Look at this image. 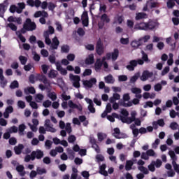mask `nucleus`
<instances>
[{"instance_id": "f257e3e1", "label": "nucleus", "mask_w": 179, "mask_h": 179, "mask_svg": "<svg viewBox=\"0 0 179 179\" xmlns=\"http://www.w3.org/2000/svg\"><path fill=\"white\" fill-rule=\"evenodd\" d=\"M138 65H143V60L142 59H133L129 62V64L126 66L128 71H135V68L138 66Z\"/></svg>"}, {"instance_id": "f03ea898", "label": "nucleus", "mask_w": 179, "mask_h": 179, "mask_svg": "<svg viewBox=\"0 0 179 179\" xmlns=\"http://www.w3.org/2000/svg\"><path fill=\"white\" fill-rule=\"evenodd\" d=\"M95 50L98 55H103L104 54V43H103L100 38L96 41Z\"/></svg>"}, {"instance_id": "7ed1b4c3", "label": "nucleus", "mask_w": 179, "mask_h": 179, "mask_svg": "<svg viewBox=\"0 0 179 179\" xmlns=\"http://www.w3.org/2000/svg\"><path fill=\"white\" fill-rule=\"evenodd\" d=\"M69 78L71 80H73V86L76 89H79V87H80V76H74L73 74L71 73L69 75Z\"/></svg>"}, {"instance_id": "20e7f679", "label": "nucleus", "mask_w": 179, "mask_h": 179, "mask_svg": "<svg viewBox=\"0 0 179 179\" xmlns=\"http://www.w3.org/2000/svg\"><path fill=\"white\" fill-rule=\"evenodd\" d=\"M129 100H131L129 94H124L123 95V101L120 102V106H122V107H132V101ZM125 101H128V103H125Z\"/></svg>"}, {"instance_id": "39448f33", "label": "nucleus", "mask_w": 179, "mask_h": 179, "mask_svg": "<svg viewBox=\"0 0 179 179\" xmlns=\"http://www.w3.org/2000/svg\"><path fill=\"white\" fill-rule=\"evenodd\" d=\"M24 26H27V31H33V30H36L37 28L36 22H32L30 18H27L26 20V22L24 23Z\"/></svg>"}, {"instance_id": "423d86ee", "label": "nucleus", "mask_w": 179, "mask_h": 179, "mask_svg": "<svg viewBox=\"0 0 179 179\" xmlns=\"http://www.w3.org/2000/svg\"><path fill=\"white\" fill-rule=\"evenodd\" d=\"M31 153L32 159L34 160H36V159L40 160L44 157V152L41 151L40 149H37L36 151H32Z\"/></svg>"}, {"instance_id": "0eeeda50", "label": "nucleus", "mask_w": 179, "mask_h": 179, "mask_svg": "<svg viewBox=\"0 0 179 179\" xmlns=\"http://www.w3.org/2000/svg\"><path fill=\"white\" fill-rule=\"evenodd\" d=\"M90 143H91L92 148L94 149L96 153H100V147L99 146V145H97V141L96 140V138H94V137H90Z\"/></svg>"}, {"instance_id": "6e6552de", "label": "nucleus", "mask_w": 179, "mask_h": 179, "mask_svg": "<svg viewBox=\"0 0 179 179\" xmlns=\"http://www.w3.org/2000/svg\"><path fill=\"white\" fill-rule=\"evenodd\" d=\"M36 80H40L41 82H43L44 85H48V86H51V83H50V80L47 79V77L45 75H40V74L36 75Z\"/></svg>"}, {"instance_id": "1a4fd4ad", "label": "nucleus", "mask_w": 179, "mask_h": 179, "mask_svg": "<svg viewBox=\"0 0 179 179\" xmlns=\"http://www.w3.org/2000/svg\"><path fill=\"white\" fill-rule=\"evenodd\" d=\"M82 24L84 27H87L89 26V15L87 11H85L81 17Z\"/></svg>"}, {"instance_id": "9d476101", "label": "nucleus", "mask_w": 179, "mask_h": 179, "mask_svg": "<svg viewBox=\"0 0 179 179\" xmlns=\"http://www.w3.org/2000/svg\"><path fill=\"white\" fill-rule=\"evenodd\" d=\"M50 124H51V120L49 119L45 120V127L46 128V131H48V132H52V134L57 132V129L52 127Z\"/></svg>"}, {"instance_id": "9b49d317", "label": "nucleus", "mask_w": 179, "mask_h": 179, "mask_svg": "<svg viewBox=\"0 0 179 179\" xmlns=\"http://www.w3.org/2000/svg\"><path fill=\"white\" fill-rule=\"evenodd\" d=\"M97 83V80L95 78H91L90 80L83 81V85L85 87H89L90 89L93 87V85Z\"/></svg>"}, {"instance_id": "f8f14e48", "label": "nucleus", "mask_w": 179, "mask_h": 179, "mask_svg": "<svg viewBox=\"0 0 179 179\" xmlns=\"http://www.w3.org/2000/svg\"><path fill=\"white\" fill-rule=\"evenodd\" d=\"M113 136H114L116 139H122V138H125V134H122L120 128L116 127L114 129Z\"/></svg>"}, {"instance_id": "ddd939ff", "label": "nucleus", "mask_w": 179, "mask_h": 179, "mask_svg": "<svg viewBox=\"0 0 179 179\" xmlns=\"http://www.w3.org/2000/svg\"><path fill=\"white\" fill-rule=\"evenodd\" d=\"M106 61V57H103L102 61L101 59H97L94 64V69L97 72L101 69V66H103V62Z\"/></svg>"}, {"instance_id": "4468645a", "label": "nucleus", "mask_w": 179, "mask_h": 179, "mask_svg": "<svg viewBox=\"0 0 179 179\" xmlns=\"http://www.w3.org/2000/svg\"><path fill=\"white\" fill-rule=\"evenodd\" d=\"M153 76L152 72H149V71H144L142 73L141 77L140 78L141 80L143 82H146L148 78H152Z\"/></svg>"}, {"instance_id": "2eb2a0df", "label": "nucleus", "mask_w": 179, "mask_h": 179, "mask_svg": "<svg viewBox=\"0 0 179 179\" xmlns=\"http://www.w3.org/2000/svg\"><path fill=\"white\" fill-rule=\"evenodd\" d=\"M142 44H143L142 39H138V41H131V46L132 48H134V50H138V48H139Z\"/></svg>"}, {"instance_id": "dca6fc26", "label": "nucleus", "mask_w": 179, "mask_h": 179, "mask_svg": "<svg viewBox=\"0 0 179 179\" xmlns=\"http://www.w3.org/2000/svg\"><path fill=\"white\" fill-rule=\"evenodd\" d=\"M68 106L70 108H76L77 110H78V111H82L83 108L81 106H78V104L73 103V101H72V100L69 101L68 102Z\"/></svg>"}, {"instance_id": "f3484780", "label": "nucleus", "mask_w": 179, "mask_h": 179, "mask_svg": "<svg viewBox=\"0 0 179 179\" xmlns=\"http://www.w3.org/2000/svg\"><path fill=\"white\" fill-rule=\"evenodd\" d=\"M50 44L52 50H58V46L59 45V41L58 40V38L55 37L52 39V43Z\"/></svg>"}, {"instance_id": "a211bd4d", "label": "nucleus", "mask_w": 179, "mask_h": 179, "mask_svg": "<svg viewBox=\"0 0 179 179\" xmlns=\"http://www.w3.org/2000/svg\"><path fill=\"white\" fill-rule=\"evenodd\" d=\"M115 118L120 120V115L115 113H113L112 115H108L107 116V120H108V121H110V122H115Z\"/></svg>"}, {"instance_id": "6ab92c4d", "label": "nucleus", "mask_w": 179, "mask_h": 179, "mask_svg": "<svg viewBox=\"0 0 179 179\" xmlns=\"http://www.w3.org/2000/svg\"><path fill=\"white\" fill-rule=\"evenodd\" d=\"M106 167H107V165H106V164H103L99 167V173L102 176H104V177H107V176H108V172H107V171H106Z\"/></svg>"}, {"instance_id": "aec40b11", "label": "nucleus", "mask_w": 179, "mask_h": 179, "mask_svg": "<svg viewBox=\"0 0 179 179\" xmlns=\"http://www.w3.org/2000/svg\"><path fill=\"white\" fill-rule=\"evenodd\" d=\"M24 149V145L23 144H19L17 146L14 147V151L15 155H22V150Z\"/></svg>"}, {"instance_id": "412c9836", "label": "nucleus", "mask_w": 179, "mask_h": 179, "mask_svg": "<svg viewBox=\"0 0 179 179\" xmlns=\"http://www.w3.org/2000/svg\"><path fill=\"white\" fill-rule=\"evenodd\" d=\"M134 29L137 30H145L147 29V22H141L135 25Z\"/></svg>"}, {"instance_id": "4be33fe9", "label": "nucleus", "mask_w": 179, "mask_h": 179, "mask_svg": "<svg viewBox=\"0 0 179 179\" xmlns=\"http://www.w3.org/2000/svg\"><path fill=\"white\" fill-rule=\"evenodd\" d=\"M85 64L86 65H92V64H94V55H93V54L90 55L85 59Z\"/></svg>"}, {"instance_id": "5701e85b", "label": "nucleus", "mask_w": 179, "mask_h": 179, "mask_svg": "<svg viewBox=\"0 0 179 179\" xmlns=\"http://www.w3.org/2000/svg\"><path fill=\"white\" fill-rule=\"evenodd\" d=\"M104 80L106 83L108 84H113L115 82V80H114V77H113V75L109 74L107 76L104 77Z\"/></svg>"}, {"instance_id": "b1692460", "label": "nucleus", "mask_w": 179, "mask_h": 179, "mask_svg": "<svg viewBox=\"0 0 179 179\" xmlns=\"http://www.w3.org/2000/svg\"><path fill=\"white\" fill-rule=\"evenodd\" d=\"M152 125L155 129H157V125L159 127H164V120L163 119H159L157 122H154Z\"/></svg>"}, {"instance_id": "393cba45", "label": "nucleus", "mask_w": 179, "mask_h": 179, "mask_svg": "<svg viewBox=\"0 0 179 179\" xmlns=\"http://www.w3.org/2000/svg\"><path fill=\"white\" fill-rule=\"evenodd\" d=\"M148 17V14L145 13H138L136 15V20H141V19H146Z\"/></svg>"}, {"instance_id": "a878e982", "label": "nucleus", "mask_w": 179, "mask_h": 179, "mask_svg": "<svg viewBox=\"0 0 179 179\" xmlns=\"http://www.w3.org/2000/svg\"><path fill=\"white\" fill-rule=\"evenodd\" d=\"M43 37L45 38V43L47 45H51V39H50V36L48 35V31H44Z\"/></svg>"}, {"instance_id": "bb28decb", "label": "nucleus", "mask_w": 179, "mask_h": 179, "mask_svg": "<svg viewBox=\"0 0 179 179\" xmlns=\"http://www.w3.org/2000/svg\"><path fill=\"white\" fill-rule=\"evenodd\" d=\"M6 12V6L3 3H0V17H3Z\"/></svg>"}, {"instance_id": "cd10ccee", "label": "nucleus", "mask_w": 179, "mask_h": 179, "mask_svg": "<svg viewBox=\"0 0 179 179\" xmlns=\"http://www.w3.org/2000/svg\"><path fill=\"white\" fill-rule=\"evenodd\" d=\"M113 61H116L120 55V50L117 48L114 49L113 52L111 53Z\"/></svg>"}, {"instance_id": "c85d7f7f", "label": "nucleus", "mask_w": 179, "mask_h": 179, "mask_svg": "<svg viewBox=\"0 0 179 179\" xmlns=\"http://www.w3.org/2000/svg\"><path fill=\"white\" fill-rule=\"evenodd\" d=\"M24 93L26 94H36V89L34 88V87H28L27 88L24 89Z\"/></svg>"}, {"instance_id": "c756f323", "label": "nucleus", "mask_w": 179, "mask_h": 179, "mask_svg": "<svg viewBox=\"0 0 179 179\" xmlns=\"http://www.w3.org/2000/svg\"><path fill=\"white\" fill-rule=\"evenodd\" d=\"M134 166V162L131 160H129L126 162V165H125V170L127 171H129V170L132 169V166Z\"/></svg>"}, {"instance_id": "7c9ffc66", "label": "nucleus", "mask_w": 179, "mask_h": 179, "mask_svg": "<svg viewBox=\"0 0 179 179\" xmlns=\"http://www.w3.org/2000/svg\"><path fill=\"white\" fill-rule=\"evenodd\" d=\"M66 151L67 155H69V159H70V160H73V159H75V152H73L71 148H67Z\"/></svg>"}, {"instance_id": "2f4dec72", "label": "nucleus", "mask_w": 179, "mask_h": 179, "mask_svg": "<svg viewBox=\"0 0 179 179\" xmlns=\"http://www.w3.org/2000/svg\"><path fill=\"white\" fill-rule=\"evenodd\" d=\"M141 54H142V59L141 61H143V64L145 62H150V60L149 59V57H148V54L145 52V51L141 50Z\"/></svg>"}, {"instance_id": "473e14b6", "label": "nucleus", "mask_w": 179, "mask_h": 179, "mask_svg": "<svg viewBox=\"0 0 179 179\" xmlns=\"http://www.w3.org/2000/svg\"><path fill=\"white\" fill-rule=\"evenodd\" d=\"M69 50H70L69 45H63L61 47V53L62 54H68V52H69Z\"/></svg>"}, {"instance_id": "72a5a7b5", "label": "nucleus", "mask_w": 179, "mask_h": 179, "mask_svg": "<svg viewBox=\"0 0 179 179\" xmlns=\"http://www.w3.org/2000/svg\"><path fill=\"white\" fill-rule=\"evenodd\" d=\"M16 170L18 171V173H20V176L22 177H24V176L26 174V172H24V166L23 165H19L16 167Z\"/></svg>"}, {"instance_id": "f704fd0d", "label": "nucleus", "mask_w": 179, "mask_h": 179, "mask_svg": "<svg viewBox=\"0 0 179 179\" xmlns=\"http://www.w3.org/2000/svg\"><path fill=\"white\" fill-rule=\"evenodd\" d=\"M101 20L103 22V23H110V17H108V15H107V14L104 13L101 16Z\"/></svg>"}, {"instance_id": "c9c22d12", "label": "nucleus", "mask_w": 179, "mask_h": 179, "mask_svg": "<svg viewBox=\"0 0 179 179\" xmlns=\"http://www.w3.org/2000/svg\"><path fill=\"white\" fill-rule=\"evenodd\" d=\"M146 26H147L146 31L153 30L156 27V24L154 22H147Z\"/></svg>"}, {"instance_id": "e433bc0d", "label": "nucleus", "mask_w": 179, "mask_h": 179, "mask_svg": "<svg viewBox=\"0 0 179 179\" xmlns=\"http://www.w3.org/2000/svg\"><path fill=\"white\" fill-rule=\"evenodd\" d=\"M166 6L168 9H173L176 6V1L174 0H168L166 2Z\"/></svg>"}, {"instance_id": "4c0bfd02", "label": "nucleus", "mask_w": 179, "mask_h": 179, "mask_svg": "<svg viewBox=\"0 0 179 179\" xmlns=\"http://www.w3.org/2000/svg\"><path fill=\"white\" fill-rule=\"evenodd\" d=\"M119 120L123 122V124H129L130 118L128 117L122 116V115H119Z\"/></svg>"}, {"instance_id": "58836bf2", "label": "nucleus", "mask_w": 179, "mask_h": 179, "mask_svg": "<svg viewBox=\"0 0 179 179\" xmlns=\"http://www.w3.org/2000/svg\"><path fill=\"white\" fill-rule=\"evenodd\" d=\"M98 141L99 142H103L106 138H107V134H104L103 133L97 134Z\"/></svg>"}, {"instance_id": "ea45409f", "label": "nucleus", "mask_w": 179, "mask_h": 179, "mask_svg": "<svg viewBox=\"0 0 179 179\" xmlns=\"http://www.w3.org/2000/svg\"><path fill=\"white\" fill-rule=\"evenodd\" d=\"M36 173L37 174H38L39 176H43V174H47V170L44 168H40L38 167L36 169Z\"/></svg>"}, {"instance_id": "a19ab883", "label": "nucleus", "mask_w": 179, "mask_h": 179, "mask_svg": "<svg viewBox=\"0 0 179 179\" xmlns=\"http://www.w3.org/2000/svg\"><path fill=\"white\" fill-rule=\"evenodd\" d=\"M169 155L172 159V162H177V155H176V152H174V151L170 150L169 152Z\"/></svg>"}, {"instance_id": "79ce46f5", "label": "nucleus", "mask_w": 179, "mask_h": 179, "mask_svg": "<svg viewBox=\"0 0 179 179\" xmlns=\"http://www.w3.org/2000/svg\"><path fill=\"white\" fill-rule=\"evenodd\" d=\"M172 166L173 167V169L175 170L176 173L179 174V164L175 161H172Z\"/></svg>"}, {"instance_id": "37998d69", "label": "nucleus", "mask_w": 179, "mask_h": 179, "mask_svg": "<svg viewBox=\"0 0 179 179\" xmlns=\"http://www.w3.org/2000/svg\"><path fill=\"white\" fill-rule=\"evenodd\" d=\"M26 31H27V26L23 24V28H22L20 31H17L16 34H26Z\"/></svg>"}, {"instance_id": "c03bdc74", "label": "nucleus", "mask_w": 179, "mask_h": 179, "mask_svg": "<svg viewBox=\"0 0 179 179\" xmlns=\"http://www.w3.org/2000/svg\"><path fill=\"white\" fill-rule=\"evenodd\" d=\"M0 85L1 87H5V86H6V85H8V80L6 79H5V76L2 78H0Z\"/></svg>"}, {"instance_id": "a18cd8bd", "label": "nucleus", "mask_w": 179, "mask_h": 179, "mask_svg": "<svg viewBox=\"0 0 179 179\" xmlns=\"http://www.w3.org/2000/svg\"><path fill=\"white\" fill-rule=\"evenodd\" d=\"M19 60L21 62L22 65H26V63L27 62V57L20 55L19 57Z\"/></svg>"}, {"instance_id": "49530a36", "label": "nucleus", "mask_w": 179, "mask_h": 179, "mask_svg": "<svg viewBox=\"0 0 179 179\" xmlns=\"http://www.w3.org/2000/svg\"><path fill=\"white\" fill-rule=\"evenodd\" d=\"M10 89H17L19 87V83L17 80H14L10 85Z\"/></svg>"}, {"instance_id": "de8ad7c7", "label": "nucleus", "mask_w": 179, "mask_h": 179, "mask_svg": "<svg viewBox=\"0 0 179 179\" xmlns=\"http://www.w3.org/2000/svg\"><path fill=\"white\" fill-rule=\"evenodd\" d=\"M10 134H16L17 132V127L13 126L7 130Z\"/></svg>"}, {"instance_id": "09e8293b", "label": "nucleus", "mask_w": 179, "mask_h": 179, "mask_svg": "<svg viewBox=\"0 0 179 179\" xmlns=\"http://www.w3.org/2000/svg\"><path fill=\"white\" fill-rule=\"evenodd\" d=\"M48 96L52 101H55V100H57V94H55V92H50Z\"/></svg>"}, {"instance_id": "8fccbe9b", "label": "nucleus", "mask_w": 179, "mask_h": 179, "mask_svg": "<svg viewBox=\"0 0 179 179\" xmlns=\"http://www.w3.org/2000/svg\"><path fill=\"white\" fill-rule=\"evenodd\" d=\"M51 104H52V102L50 100H46L43 101V106L45 107V108H48L49 107H51Z\"/></svg>"}, {"instance_id": "3c124183", "label": "nucleus", "mask_w": 179, "mask_h": 179, "mask_svg": "<svg viewBox=\"0 0 179 179\" xmlns=\"http://www.w3.org/2000/svg\"><path fill=\"white\" fill-rule=\"evenodd\" d=\"M119 82H127L128 80V77L126 75H121L118 76Z\"/></svg>"}, {"instance_id": "603ef678", "label": "nucleus", "mask_w": 179, "mask_h": 179, "mask_svg": "<svg viewBox=\"0 0 179 179\" xmlns=\"http://www.w3.org/2000/svg\"><path fill=\"white\" fill-rule=\"evenodd\" d=\"M138 170L141 171V173H143V174H149V171L148 170V168L142 166H138Z\"/></svg>"}, {"instance_id": "864d4df0", "label": "nucleus", "mask_w": 179, "mask_h": 179, "mask_svg": "<svg viewBox=\"0 0 179 179\" xmlns=\"http://www.w3.org/2000/svg\"><path fill=\"white\" fill-rule=\"evenodd\" d=\"M48 77L54 79L55 78H57V71L54 70H50V71L48 73Z\"/></svg>"}, {"instance_id": "5fc2aeb1", "label": "nucleus", "mask_w": 179, "mask_h": 179, "mask_svg": "<svg viewBox=\"0 0 179 179\" xmlns=\"http://www.w3.org/2000/svg\"><path fill=\"white\" fill-rule=\"evenodd\" d=\"M45 146L46 149H51V147L52 146V141L50 140H46L45 142Z\"/></svg>"}, {"instance_id": "6e6d98bb", "label": "nucleus", "mask_w": 179, "mask_h": 179, "mask_svg": "<svg viewBox=\"0 0 179 179\" xmlns=\"http://www.w3.org/2000/svg\"><path fill=\"white\" fill-rule=\"evenodd\" d=\"M120 43L121 44H123L124 45H127V44H129V38H120Z\"/></svg>"}, {"instance_id": "4d7b16f0", "label": "nucleus", "mask_w": 179, "mask_h": 179, "mask_svg": "<svg viewBox=\"0 0 179 179\" xmlns=\"http://www.w3.org/2000/svg\"><path fill=\"white\" fill-rule=\"evenodd\" d=\"M131 92L134 94H141V93H142V90H141V88L134 87L131 90Z\"/></svg>"}, {"instance_id": "13d9d810", "label": "nucleus", "mask_w": 179, "mask_h": 179, "mask_svg": "<svg viewBox=\"0 0 179 179\" xmlns=\"http://www.w3.org/2000/svg\"><path fill=\"white\" fill-rule=\"evenodd\" d=\"M30 160H32V162H34V159H33V155L32 153H31L30 155H26L24 157V162H26V163H29V162H30Z\"/></svg>"}, {"instance_id": "bf43d9fd", "label": "nucleus", "mask_w": 179, "mask_h": 179, "mask_svg": "<svg viewBox=\"0 0 179 179\" xmlns=\"http://www.w3.org/2000/svg\"><path fill=\"white\" fill-rule=\"evenodd\" d=\"M24 129H26V125H24V124H20L18 127L20 134H23V132H24Z\"/></svg>"}, {"instance_id": "052dcab7", "label": "nucleus", "mask_w": 179, "mask_h": 179, "mask_svg": "<svg viewBox=\"0 0 179 179\" xmlns=\"http://www.w3.org/2000/svg\"><path fill=\"white\" fill-rule=\"evenodd\" d=\"M83 76H90L92 75V69H86L85 71L83 72Z\"/></svg>"}, {"instance_id": "680f3d73", "label": "nucleus", "mask_w": 179, "mask_h": 179, "mask_svg": "<svg viewBox=\"0 0 179 179\" xmlns=\"http://www.w3.org/2000/svg\"><path fill=\"white\" fill-rule=\"evenodd\" d=\"M29 80L30 83L34 84L36 83V76L34 74H31L29 77Z\"/></svg>"}, {"instance_id": "e2e57ef3", "label": "nucleus", "mask_w": 179, "mask_h": 179, "mask_svg": "<svg viewBox=\"0 0 179 179\" xmlns=\"http://www.w3.org/2000/svg\"><path fill=\"white\" fill-rule=\"evenodd\" d=\"M154 89H155V92H160V90H162V89H163V87L162 86V84L157 83L155 85Z\"/></svg>"}, {"instance_id": "0e129e2a", "label": "nucleus", "mask_w": 179, "mask_h": 179, "mask_svg": "<svg viewBox=\"0 0 179 179\" xmlns=\"http://www.w3.org/2000/svg\"><path fill=\"white\" fill-rule=\"evenodd\" d=\"M8 142L10 145H12L13 146L15 145L16 143H17V141L16 140V138H14V137L10 138Z\"/></svg>"}, {"instance_id": "69168bd1", "label": "nucleus", "mask_w": 179, "mask_h": 179, "mask_svg": "<svg viewBox=\"0 0 179 179\" xmlns=\"http://www.w3.org/2000/svg\"><path fill=\"white\" fill-rule=\"evenodd\" d=\"M75 141H76V137L73 135H71L69 138H68V142L69 143H73V142H75Z\"/></svg>"}, {"instance_id": "338daca9", "label": "nucleus", "mask_w": 179, "mask_h": 179, "mask_svg": "<svg viewBox=\"0 0 179 179\" xmlns=\"http://www.w3.org/2000/svg\"><path fill=\"white\" fill-rule=\"evenodd\" d=\"M17 106L20 107V108H24L26 107V103L23 101H18Z\"/></svg>"}, {"instance_id": "774afa93", "label": "nucleus", "mask_w": 179, "mask_h": 179, "mask_svg": "<svg viewBox=\"0 0 179 179\" xmlns=\"http://www.w3.org/2000/svg\"><path fill=\"white\" fill-rule=\"evenodd\" d=\"M67 59L68 61H75V55L74 54H72V53H70L67 55Z\"/></svg>"}]
</instances>
